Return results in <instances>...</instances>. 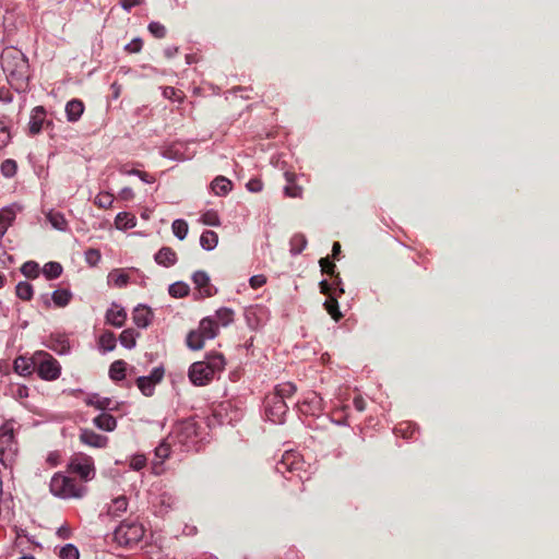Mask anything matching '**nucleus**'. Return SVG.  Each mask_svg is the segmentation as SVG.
Listing matches in <instances>:
<instances>
[{
    "instance_id": "nucleus-1",
    "label": "nucleus",
    "mask_w": 559,
    "mask_h": 559,
    "mask_svg": "<svg viewBox=\"0 0 559 559\" xmlns=\"http://www.w3.org/2000/svg\"><path fill=\"white\" fill-rule=\"evenodd\" d=\"M1 67L12 88L17 92L26 90L29 80L27 57L17 48L8 47L1 53Z\"/></svg>"
},
{
    "instance_id": "nucleus-2",
    "label": "nucleus",
    "mask_w": 559,
    "mask_h": 559,
    "mask_svg": "<svg viewBox=\"0 0 559 559\" xmlns=\"http://www.w3.org/2000/svg\"><path fill=\"white\" fill-rule=\"evenodd\" d=\"M225 368V358L219 353L206 355L205 360L193 362L189 369V379L194 385H205Z\"/></svg>"
},
{
    "instance_id": "nucleus-3",
    "label": "nucleus",
    "mask_w": 559,
    "mask_h": 559,
    "mask_svg": "<svg viewBox=\"0 0 559 559\" xmlns=\"http://www.w3.org/2000/svg\"><path fill=\"white\" fill-rule=\"evenodd\" d=\"M49 487L53 496L62 499H80L83 498L87 491L82 483L60 473L52 476Z\"/></svg>"
},
{
    "instance_id": "nucleus-4",
    "label": "nucleus",
    "mask_w": 559,
    "mask_h": 559,
    "mask_svg": "<svg viewBox=\"0 0 559 559\" xmlns=\"http://www.w3.org/2000/svg\"><path fill=\"white\" fill-rule=\"evenodd\" d=\"M198 438V425L193 419H186L179 421L174 427L173 431L168 436L169 442L174 444L179 443L185 447H190L197 442Z\"/></svg>"
},
{
    "instance_id": "nucleus-5",
    "label": "nucleus",
    "mask_w": 559,
    "mask_h": 559,
    "mask_svg": "<svg viewBox=\"0 0 559 559\" xmlns=\"http://www.w3.org/2000/svg\"><path fill=\"white\" fill-rule=\"evenodd\" d=\"M69 471L70 473L80 476L82 481L92 480L96 474L94 460L84 453H75L71 457Z\"/></svg>"
},
{
    "instance_id": "nucleus-6",
    "label": "nucleus",
    "mask_w": 559,
    "mask_h": 559,
    "mask_svg": "<svg viewBox=\"0 0 559 559\" xmlns=\"http://www.w3.org/2000/svg\"><path fill=\"white\" fill-rule=\"evenodd\" d=\"M143 535L144 528L138 523L123 522L117 527L115 532V538L118 540V543L126 546H131L139 543Z\"/></svg>"
},
{
    "instance_id": "nucleus-7",
    "label": "nucleus",
    "mask_w": 559,
    "mask_h": 559,
    "mask_svg": "<svg viewBox=\"0 0 559 559\" xmlns=\"http://www.w3.org/2000/svg\"><path fill=\"white\" fill-rule=\"evenodd\" d=\"M287 409L288 406L283 399L274 395L266 399L265 414L271 421L282 423Z\"/></svg>"
},
{
    "instance_id": "nucleus-8",
    "label": "nucleus",
    "mask_w": 559,
    "mask_h": 559,
    "mask_svg": "<svg viewBox=\"0 0 559 559\" xmlns=\"http://www.w3.org/2000/svg\"><path fill=\"white\" fill-rule=\"evenodd\" d=\"M304 466V461L300 455L293 451H286L282 460L276 464V471L278 473L285 474L286 472L295 473L301 471Z\"/></svg>"
},
{
    "instance_id": "nucleus-9",
    "label": "nucleus",
    "mask_w": 559,
    "mask_h": 559,
    "mask_svg": "<svg viewBox=\"0 0 559 559\" xmlns=\"http://www.w3.org/2000/svg\"><path fill=\"white\" fill-rule=\"evenodd\" d=\"M37 372L41 379L55 380L60 374V367L55 358L45 354L38 362Z\"/></svg>"
},
{
    "instance_id": "nucleus-10",
    "label": "nucleus",
    "mask_w": 559,
    "mask_h": 559,
    "mask_svg": "<svg viewBox=\"0 0 559 559\" xmlns=\"http://www.w3.org/2000/svg\"><path fill=\"white\" fill-rule=\"evenodd\" d=\"M192 281L201 298L211 297L216 294V288L210 284V277L205 272L197 271L192 275Z\"/></svg>"
},
{
    "instance_id": "nucleus-11",
    "label": "nucleus",
    "mask_w": 559,
    "mask_h": 559,
    "mask_svg": "<svg viewBox=\"0 0 559 559\" xmlns=\"http://www.w3.org/2000/svg\"><path fill=\"white\" fill-rule=\"evenodd\" d=\"M15 444L14 429L11 421H5L0 427V454L12 451Z\"/></svg>"
},
{
    "instance_id": "nucleus-12",
    "label": "nucleus",
    "mask_w": 559,
    "mask_h": 559,
    "mask_svg": "<svg viewBox=\"0 0 559 559\" xmlns=\"http://www.w3.org/2000/svg\"><path fill=\"white\" fill-rule=\"evenodd\" d=\"M127 320V312L116 304L106 312V322L115 328H121Z\"/></svg>"
},
{
    "instance_id": "nucleus-13",
    "label": "nucleus",
    "mask_w": 559,
    "mask_h": 559,
    "mask_svg": "<svg viewBox=\"0 0 559 559\" xmlns=\"http://www.w3.org/2000/svg\"><path fill=\"white\" fill-rule=\"evenodd\" d=\"M80 440L90 447L105 448L108 443V438L103 435H98L93 430L85 429L80 435Z\"/></svg>"
},
{
    "instance_id": "nucleus-14",
    "label": "nucleus",
    "mask_w": 559,
    "mask_h": 559,
    "mask_svg": "<svg viewBox=\"0 0 559 559\" xmlns=\"http://www.w3.org/2000/svg\"><path fill=\"white\" fill-rule=\"evenodd\" d=\"M154 260L158 265L169 267L176 264L178 258L173 248L163 247L155 253Z\"/></svg>"
},
{
    "instance_id": "nucleus-15",
    "label": "nucleus",
    "mask_w": 559,
    "mask_h": 559,
    "mask_svg": "<svg viewBox=\"0 0 559 559\" xmlns=\"http://www.w3.org/2000/svg\"><path fill=\"white\" fill-rule=\"evenodd\" d=\"M16 217L15 205H10L0 210V239L5 235L9 227Z\"/></svg>"
},
{
    "instance_id": "nucleus-16",
    "label": "nucleus",
    "mask_w": 559,
    "mask_h": 559,
    "mask_svg": "<svg viewBox=\"0 0 559 559\" xmlns=\"http://www.w3.org/2000/svg\"><path fill=\"white\" fill-rule=\"evenodd\" d=\"M152 311L148 307L139 305L132 313V319L138 328H147L151 323Z\"/></svg>"
},
{
    "instance_id": "nucleus-17",
    "label": "nucleus",
    "mask_w": 559,
    "mask_h": 559,
    "mask_svg": "<svg viewBox=\"0 0 559 559\" xmlns=\"http://www.w3.org/2000/svg\"><path fill=\"white\" fill-rule=\"evenodd\" d=\"M84 103L81 99H71L66 105L67 119L70 122H76L84 112Z\"/></svg>"
},
{
    "instance_id": "nucleus-18",
    "label": "nucleus",
    "mask_w": 559,
    "mask_h": 559,
    "mask_svg": "<svg viewBox=\"0 0 559 559\" xmlns=\"http://www.w3.org/2000/svg\"><path fill=\"white\" fill-rule=\"evenodd\" d=\"M13 368L16 373L25 377V376L31 374L35 370L36 362L34 361L33 358L19 356L14 360Z\"/></svg>"
},
{
    "instance_id": "nucleus-19",
    "label": "nucleus",
    "mask_w": 559,
    "mask_h": 559,
    "mask_svg": "<svg viewBox=\"0 0 559 559\" xmlns=\"http://www.w3.org/2000/svg\"><path fill=\"white\" fill-rule=\"evenodd\" d=\"M199 331L202 333V335L205 337V340H212L217 335L218 326L216 321L211 318L206 317L200 321L199 324Z\"/></svg>"
},
{
    "instance_id": "nucleus-20",
    "label": "nucleus",
    "mask_w": 559,
    "mask_h": 559,
    "mask_svg": "<svg viewBox=\"0 0 559 559\" xmlns=\"http://www.w3.org/2000/svg\"><path fill=\"white\" fill-rule=\"evenodd\" d=\"M231 188L233 182L224 176H217L211 182V190L216 195H226L231 190Z\"/></svg>"
},
{
    "instance_id": "nucleus-21",
    "label": "nucleus",
    "mask_w": 559,
    "mask_h": 559,
    "mask_svg": "<svg viewBox=\"0 0 559 559\" xmlns=\"http://www.w3.org/2000/svg\"><path fill=\"white\" fill-rule=\"evenodd\" d=\"M45 115H46V111L43 107H36L33 110V114L31 116V121H29V133L31 134H37L41 131L43 123L45 121Z\"/></svg>"
},
{
    "instance_id": "nucleus-22",
    "label": "nucleus",
    "mask_w": 559,
    "mask_h": 559,
    "mask_svg": "<svg viewBox=\"0 0 559 559\" xmlns=\"http://www.w3.org/2000/svg\"><path fill=\"white\" fill-rule=\"evenodd\" d=\"M94 424L97 428L105 431H112L117 426L116 418L107 413H102L94 418Z\"/></svg>"
},
{
    "instance_id": "nucleus-23",
    "label": "nucleus",
    "mask_w": 559,
    "mask_h": 559,
    "mask_svg": "<svg viewBox=\"0 0 559 559\" xmlns=\"http://www.w3.org/2000/svg\"><path fill=\"white\" fill-rule=\"evenodd\" d=\"M295 174L285 173L287 186L284 188V193L288 198H300L302 195V188L295 183Z\"/></svg>"
},
{
    "instance_id": "nucleus-24",
    "label": "nucleus",
    "mask_w": 559,
    "mask_h": 559,
    "mask_svg": "<svg viewBox=\"0 0 559 559\" xmlns=\"http://www.w3.org/2000/svg\"><path fill=\"white\" fill-rule=\"evenodd\" d=\"M128 508V499L126 496H120L115 498L111 501V504L108 508V514L111 516H121L123 512L127 511Z\"/></svg>"
},
{
    "instance_id": "nucleus-25",
    "label": "nucleus",
    "mask_w": 559,
    "mask_h": 559,
    "mask_svg": "<svg viewBox=\"0 0 559 559\" xmlns=\"http://www.w3.org/2000/svg\"><path fill=\"white\" fill-rule=\"evenodd\" d=\"M204 341H205V337L202 335V333L199 331V329H197V330H192L188 333L186 343L190 349L199 350V349L203 348Z\"/></svg>"
},
{
    "instance_id": "nucleus-26",
    "label": "nucleus",
    "mask_w": 559,
    "mask_h": 559,
    "mask_svg": "<svg viewBox=\"0 0 559 559\" xmlns=\"http://www.w3.org/2000/svg\"><path fill=\"white\" fill-rule=\"evenodd\" d=\"M46 217L53 228L61 231L67 229L68 223L62 213L57 211H49Z\"/></svg>"
},
{
    "instance_id": "nucleus-27",
    "label": "nucleus",
    "mask_w": 559,
    "mask_h": 559,
    "mask_svg": "<svg viewBox=\"0 0 559 559\" xmlns=\"http://www.w3.org/2000/svg\"><path fill=\"white\" fill-rule=\"evenodd\" d=\"M218 236L213 230H205L200 237V245L205 250H212L217 246Z\"/></svg>"
},
{
    "instance_id": "nucleus-28",
    "label": "nucleus",
    "mask_w": 559,
    "mask_h": 559,
    "mask_svg": "<svg viewBox=\"0 0 559 559\" xmlns=\"http://www.w3.org/2000/svg\"><path fill=\"white\" fill-rule=\"evenodd\" d=\"M116 335L111 331H105L98 340L100 348L105 352H111L116 348Z\"/></svg>"
},
{
    "instance_id": "nucleus-29",
    "label": "nucleus",
    "mask_w": 559,
    "mask_h": 559,
    "mask_svg": "<svg viewBox=\"0 0 559 559\" xmlns=\"http://www.w3.org/2000/svg\"><path fill=\"white\" fill-rule=\"evenodd\" d=\"M72 294L68 289H58L52 293L51 299L53 304L59 307H66L71 301Z\"/></svg>"
},
{
    "instance_id": "nucleus-30",
    "label": "nucleus",
    "mask_w": 559,
    "mask_h": 559,
    "mask_svg": "<svg viewBox=\"0 0 559 559\" xmlns=\"http://www.w3.org/2000/svg\"><path fill=\"white\" fill-rule=\"evenodd\" d=\"M139 335L140 334L138 332H135L133 329H126L121 332V334L119 336V341L122 346L130 349L135 346L136 337Z\"/></svg>"
},
{
    "instance_id": "nucleus-31",
    "label": "nucleus",
    "mask_w": 559,
    "mask_h": 559,
    "mask_svg": "<svg viewBox=\"0 0 559 559\" xmlns=\"http://www.w3.org/2000/svg\"><path fill=\"white\" fill-rule=\"evenodd\" d=\"M15 295L17 298L28 301L34 295L33 286L28 282H20L15 287Z\"/></svg>"
},
{
    "instance_id": "nucleus-32",
    "label": "nucleus",
    "mask_w": 559,
    "mask_h": 559,
    "mask_svg": "<svg viewBox=\"0 0 559 559\" xmlns=\"http://www.w3.org/2000/svg\"><path fill=\"white\" fill-rule=\"evenodd\" d=\"M127 364L123 360H116L110 365L109 376L114 381H120L126 377Z\"/></svg>"
},
{
    "instance_id": "nucleus-33",
    "label": "nucleus",
    "mask_w": 559,
    "mask_h": 559,
    "mask_svg": "<svg viewBox=\"0 0 559 559\" xmlns=\"http://www.w3.org/2000/svg\"><path fill=\"white\" fill-rule=\"evenodd\" d=\"M296 391H297V388L294 383L285 382V383L278 384L275 388V393L273 395L278 396L285 401V399L292 397Z\"/></svg>"
},
{
    "instance_id": "nucleus-34",
    "label": "nucleus",
    "mask_w": 559,
    "mask_h": 559,
    "mask_svg": "<svg viewBox=\"0 0 559 559\" xmlns=\"http://www.w3.org/2000/svg\"><path fill=\"white\" fill-rule=\"evenodd\" d=\"M324 308L328 313L335 320L338 321L343 314L340 311L338 302L335 296H330L324 302Z\"/></svg>"
},
{
    "instance_id": "nucleus-35",
    "label": "nucleus",
    "mask_w": 559,
    "mask_h": 559,
    "mask_svg": "<svg viewBox=\"0 0 559 559\" xmlns=\"http://www.w3.org/2000/svg\"><path fill=\"white\" fill-rule=\"evenodd\" d=\"M43 273L48 280L58 278L62 273V265L58 262H48L44 265Z\"/></svg>"
},
{
    "instance_id": "nucleus-36",
    "label": "nucleus",
    "mask_w": 559,
    "mask_h": 559,
    "mask_svg": "<svg viewBox=\"0 0 559 559\" xmlns=\"http://www.w3.org/2000/svg\"><path fill=\"white\" fill-rule=\"evenodd\" d=\"M115 224L117 228H132L135 226L134 216H131L130 214L126 212L118 213L115 219Z\"/></svg>"
},
{
    "instance_id": "nucleus-37",
    "label": "nucleus",
    "mask_w": 559,
    "mask_h": 559,
    "mask_svg": "<svg viewBox=\"0 0 559 559\" xmlns=\"http://www.w3.org/2000/svg\"><path fill=\"white\" fill-rule=\"evenodd\" d=\"M168 292L175 298H182L189 295L190 288L187 284L177 282L169 286Z\"/></svg>"
},
{
    "instance_id": "nucleus-38",
    "label": "nucleus",
    "mask_w": 559,
    "mask_h": 559,
    "mask_svg": "<svg viewBox=\"0 0 559 559\" xmlns=\"http://www.w3.org/2000/svg\"><path fill=\"white\" fill-rule=\"evenodd\" d=\"M216 319L223 326H227L234 321V310L230 308H221L216 311Z\"/></svg>"
},
{
    "instance_id": "nucleus-39",
    "label": "nucleus",
    "mask_w": 559,
    "mask_h": 559,
    "mask_svg": "<svg viewBox=\"0 0 559 559\" xmlns=\"http://www.w3.org/2000/svg\"><path fill=\"white\" fill-rule=\"evenodd\" d=\"M16 170L17 164L14 159H5L0 165V171L7 178L13 177L16 174Z\"/></svg>"
},
{
    "instance_id": "nucleus-40",
    "label": "nucleus",
    "mask_w": 559,
    "mask_h": 559,
    "mask_svg": "<svg viewBox=\"0 0 559 559\" xmlns=\"http://www.w3.org/2000/svg\"><path fill=\"white\" fill-rule=\"evenodd\" d=\"M21 272L28 278H36L39 275L38 263L34 261H27L21 266Z\"/></svg>"
},
{
    "instance_id": "nucleus-41",
    "label": "nucleus",
    "mask_w": 559,
    "mask_h": 559,
    "mask_svg": "<svg viewBox=\"0 0 559 559\" xmlns=\"http://www.w3.org/2000/svg\"><path fill=\"white\" fill-rule=\"evenodd\" d=\"M174 235L180 240L185 239L188 234V224L183 219H176L171 225Z\"/></svg>"
},
{
    "instance_id": "nucleus-42",
    "label": "nucleus",
    "mask_w": 559,
    "mask_h": 559,
    "mask_svg": "<svg viewBox=\"0 0 559 559\" xmlns=\"http://www.w3.org/2000/svg\"><path fill=\"white\" fill-rule=\"evenodd\" d=\"M114 202V195L109 192H100L96 195L94 204L99 209H108Z\"/></svg>"
},
{
    "instance_id": "nucleus-43",
    "label": "nucleus",
    "mask_w": 559,
    "mask_h": 559,
    "mask_svg": "<svg viewBox=\"0 0 559 559\" xmlns=\"http://www.w3.org/2000/svg\"><path fill=\"white\" fill-rule=\"evenodd\" d=\"M79 549L72 544H67L59 551L60 559H79Z\"/></svg>"
},
{
    "instance_id": "nucleus-44",
    "label": "nucleus",
    "mask_w": 559,
    "mask_h": 559,
    "mask_svg": "<svg viewBox=\"0 0 559 559\" xmlns=\"http://www.w3.org/2000/svg\"><path fill=\"white\" fill-rule=\"evenodd\" d=\"M138 388L145 396H151L154 393V385L152 381L146 377H139L136 379Z\"/></svg>"
},
{
    "instance_id": "nucleus-45",
    "label": "nucleus",
    "mask_w": 559,
    "mask_h": 559,
    "mask_svg": "<svg viewBox=\"0 0 559 559\" xmlns=\"http://www.w3.org/2000/svg\"><path fill=\"white\" fill-rule=\"evenodd\" d=\"M109 280L117 287H123L129 283V275L123 272H112L109 274Z\"/></svg>"
},
{
    "instance_id": "nucleus-46",
    "label": "nucleus",
    "mask_w": 559,
    "mask_h": 559,
    "mask_svg": "<svg viewBox=\"0 0 559 559\" xmlns=\"http://www.w3.org/2000/svg\"><path fill=\"white\" fill-rule=\"evenodd\" d=\"M163 95L168 99L176 100L179 103L182 102V99L185 97V94L181 91L176 90L175 87H171V86L165 87Z\"/></svg>"
},
{
    "instance_id": "nucleus-47",
    "label": "nucleus",
    "mask_w": 559,
    "mask_h": 559,
    "mask_svg": "<svg viewBox=\"0 0 559 559\" xmlns=\"http://www.w3.org/2000/svg\"><path fill=\"white\" fill-rule=\"evenodd\" d=\"M201 221L204 225L209 226H218L221 224L219 217L216 212L207 211L201 217Z\"/></svg>"
},
{
    "instance_id": "nucleus-48",
    "label": "nucleus",
    "mask_w": 559,
    "mask_h": 559,
    "mask_svg": "<svg viewBox=\"0 0 559 559\" xmlns=\"http://www.w3.org/2000/svg\"><path fill=\"white\" fill-rule=\"evenodd\" d=\"M148 31L156 38H164L166 36L165 26L158 22L150 23Z\"/></svg>"
},
{
    "instance_id": "nucleus-49",
    "label": "nucleus",
    "mask_w": 559,
    "mask_h": 559,
    "mask_svg": "<svg viewBox=\"0 0 559 559\" xmlns=\"http://www.w3.org/2000/svg\"><path fill=\"white\" fill-rule=\"evenodd\" d=\"M11 394L15 400L22 401L28 396V388L25 385L16 384L11 388Z\"/></svg>"
},
{
    "instance_id": "nucleus-50",
    "label": "nucleus",
    "mask_w": 559,
    "mask_h": 559,
    "mask_svg": "<svg viewBox=\"0 0 559 559\" xmlns=\"http://www.w3.org/2000/svg\"><path fill=\"white\" fill-rule=\"evenodd\" d=\"M11 141V133L8 127L0 120V150L5 147Z\"/></svg>"
},
{
    "instance_id": "nucleus-51",
    "label": "nucleus",
    "mask_w": 559,
    "mask_h": 559,
    "mask_svg": "<svg viewBox=\"0 0 559 559\" xmlns=\"http://www.w3.org/2000/svg\"><path fill=\"white\" fill-rule=\"evenodd\" d=\"M319 263H320L322 273L328 274L330 276H334V271H335L336 266L328 257L321 258Z\"/></svg>"
},
{
    "instance_id": "nucleus-52",
    "label": "nucleus",
    "mask_w": 559,
    "mask_h": 559,
    "mask_svg": "<svg viewBox=\"0 0 559 559\" xmlns=\"http://www.w3.org/2000/svg\"><path fill=\"white\" fill-rule=\"evenodd\" d=\"M146 465V457L142 454L134 455L130 461V467L134 471H141Z\"/></svg>"
},
{
    "instance_id": "nucleus-53",
    "label": "nucleus",
    "mask_w": 559,
    "mask_h": 559,
    "mask_svg": "<svg viewBox=\"0 0 559 559\" xmlns=\"http://www.w3.org/2000/svg\"><path fill=\"white\" fill-rule=\"evenodd\" d=\"M304 404L309 405L312 411H319L321 409L322 399L318 396L316 393H312L311 396L307 397L304 401Z\"/></svg>"
},
{
    "instance_id": "nucleus-54",
    "label": "nucleus",
    "mask_w": 559,
    "mask_h": 559,
    "mask_svg": "<svg viewBox=\"0 0 559 559\" xmlns=\"http://www.w3.org/2000/svg\"><path fill=\"white\" fill-rule=\"evenodd\" d=\"M143 47V41L141 38H134L131 40L127 46L126 50L130 53H136L140 52Z\"/></svg>"
},
{
    "instance_id": "nucleus-55",
    "label": "nucleus",
    "mask_w": 559,
    "mask_h": 559,
    "mask_svg": "<svg viewBox=\"0 0 559 559\" xmlns=\"http://www.w3.org/2000/svg\"><path fill=\"white\" fill-rule=\"evenodd\" d=\"M86 261L91 265H95L100 260V252L97 249H88L85 253Z\"/></svg>"
},
{
    "instance_id": "nucleus-56",
    "label": "nucleus",
    "mask_w": 559,
    "mask_h": 559,
    "mask_svg": "<svg viewBox=\"0 0 559 559\" xmlns=\"http://www.w3.org/2000/svg\"><path fill=\"white\" fill-rule=\"evenodd\" d=\"M249 283L252 288L257 289L266 283V277L262 274L253 275L250 277Z\"/></svg>"
},
{
    "instance_id": "nucleus-57",
    "label": "nucleus",
    "mask_w": 559,
    "mask_h": 559,
    "mask_svg": "<svg viewBox=\"0 0 559 559\" xmlns=\"http://www.w3.org/2000/svg\"><path fill=\"white\" fill-rule=\"evenodd\" d=\"M247 189L251 192H260L263 189V182L258 178H252L248 181Z\"/></svg>"
},
{
    "instance_id": "nucleus-58",
    "label": "nucleus",
    "mask_w": 559,
    "mask_h": 559,
    "mask_svg": "<svg viewBox=\"0 0 559 559\" xmlns=\"http://www.w3.org/2000/svg\"><path fill=\"white\" fill-rule=\"evenodd\" d=\"M171 442L167 439V442L160 444L156 448V455L162 459H166L169 456V445Z\"/></svg>"
},
{
    "instance_id": "nucleus-59",
    "label": "nucleus",
    "mask_w": 559,
    "mask_h": 559,
    "mask_svg": "<svg viewBox=\"0 0 559 559\" xmlns=\"http://www.w3.org/2000/svg\"><path fill=\"white\" fill-rule=\"evenodd\" d=\"M163 376L164 370L160 368H155L147 378L152 381V384L155 386V384L163 379Z\"/></svg>"
},
{
    "instance_id": "nucleus-60",
    "label": "nucleus",
    "mask_w": 559,
    "mask_h": 559,
    "mask_svg": "<svg viewBox=\"0 0 559 559\" xmlns=\"http://www.w3.org/2000/svg\"><path fill=\"white\" fill-rule=\"evenodd\" d=\"M319 286H320V293L323 295H326L328 298H330V296H334L333 287L328 281H325V280L321 281Z\"/></svg>"
},
{
    "instance_id": "nucleus-61",
    "label": "nucleus",
    "mask_w": 559,
    "mask_h": 559,
    "mask_svg": "<svg viewBox=\"0 0 559 559\" xmlns=\"http://www.w3.org/2000/svg\"><path fill=\"white\" fill-rule=\"evenodd\" d=\"M92 405H95L98 409H110L111 400L107 397L97 399L96 402H91Z\"/></svg>"
},
{
    "instance_id": "nucleus-62",
    "label": "nucleus",
    "mask_w": 559,
    "mask_h": 559,
    "mask_svg": "<svg viewBox=\"0 0 559 559\" xmlns=\"http://www.w3.org/2000/svg\"><path fill=\"white\" fill-rule=\"evenodd\" d=\"M333 278V282H332V287H333V292H338L340 294H343L344 293V288L342 287V280H341V276L340 274H334V276H331Z\"/></svg>"
},
{
    "instance_id": "nucleus-63",
    "label": "nucleus",
    "mask_w": 559,
    "mask_h": 559,
    "mask_svg": "<svg viewBox=\"0 0 559 559\" xmlns=\"http://www.w3.org/2000/svg\"><path fill=\"white\" fill-rule=\"evenodd\" d=\"M143 1L144 0H120V4L124 10L130 11L131 8L142 4Z\"/></svg>"
},
{
    "instance_id": "nucleus-64",
    "label": "nucleus",
    "mask_w": 559,
    "mask_h": 559,
    "mask_svg": "<svg viewBox=\"0 0 559 559\" xmlns=\"http://www.w3.org/2000/svg\"><path fill=\"white\" fill-rule=\"evenodd\" d=\"M353 404L358 412H364L366 409V401L360 395L355 396Z\"/></svg>"
}]
</instances>
